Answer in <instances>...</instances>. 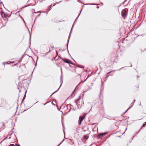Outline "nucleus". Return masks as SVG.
<instances>
[{"instance_id":"nucleus-6","label":"nucleus","mask_w":146,"mask_h":146,"mask_svg":"<svg viewBox=\"0 0 146 146\" xmlns=\"http://www.w3.org/2000/svg\"><path fill=\"white\" fill-rule=\"evenodd\" d=\"M81 121H80V122H79V125H80L81 124Z\"/></svg>"},{"instance_id":"nucleus-5","label":"nucleus","mask_w":146,"mask_h":146,"mask_svg":"<svg viewBox=\"0 0 146 146\" xmlns=\"http://www.w3.org/2000/svg\"><path fill=\"white\" fill-rule=\"evenodd\" d=\"M10 146H15V145L14 144H11L10 145Z\"/></svg>"},{"instance_id":"nucleus-7","label":"nucleus","mask_w":146,"mask_h":146,"mask_svg":"<svg viewBox=\"0 0 146 146\" xmlns=\"http://www.w3.org/2000/svg\"><path fill=\"white\" fill-rule=\"evenodd\" d=\"M16 146H20V145H17V144H16Z\"/></svg>"},{"instance_id":"nucleus-4","label":"nucleus","mask_w":146,"mask_h":146,"mask_svg":"<svg viewBox=\"0 0 146 146\" xmlns=\"http://www.w3.org/2000/svg\"><path fill=\"white\" fill-rule=\"evenodd\" d=\"M84 137L86 139H88V136H86V135H85L84 136Z\"/></svg>"},{"instance_id":"nucleus-9","label":"nucleus","mask_w":146,"mask_h":146,"mask_svg":"<svg viewBox=\"0 0 146 146\" xmlns=\"http://www.w3.org/2000/svg\"><path fill=\"white\" fill-rule=\"evenodd\" d=\"M135 101V100H133L134 102Z\"/></svg>"},{"instance_id":"nucleus-10","label":"nucleus","mask_w":146,"mask_h":146,"mask_svg":"<svg viewBox=\"0 0 146 146\" xmlns=\"http://www.w3.org/2000/svg\"><path fill=\"white\" fill-rule=\"evenodd\" d=\"M70 140H71L72 141V139H70Z\"/></svg>"},{"instance_id":"nucleus-2","label":"nucleus","mask_w":146,"mask_h":146,"mask_svg":"<svg viewBox=\"0 0 146 146\" xmlns=\"http://www.w3.org/2000/svg\"><path fill=\"white\" fill-rule=\"evenodd\" d=\"M124 12H125V13H124V15H126V12H125V10H123L122 11V14H123V13Z\"/></svg>"},{"instance_id":"nucleus-1","label":"nucleus","mask_w":146,"mask_h":146,"mask_svg":"<svg viewBox=\"0 0 146 146\" xmlns=\"http://www.w3.org/2000/svg\"><path fill=\"white\" fill-rule=\"evenodd\" d=\"M85 115H84L80 117H79V120L80 121H82L84 118Z\"/></svg>"},{"instance_id":"nucleus-3","label":"nucleus","mask_w":146,"mask_h":146,"mask_svg":"<svg viewBox=\"0 0 146 146\" xmlns=\"http://www.w3.org/2000/svg\"><path fill=\"white\" fill-rule=\"evenodd\" d=\"M64 61L66 62H67V63H69V62L68 61V60H66V59L64 60Z\"/></svg>"},{"instance_id":"nucleus-8","label":"nucleus","mask_w":146,"mask_h":146,"mask_svg":"<svg viewBox=\"0 0 146 146\" xmlns=\"http://www.w3.org/2000/svg\"><path fill=\"white\" fill-rule=\"evenodd\" d=\"M104 134H100V135H103Z\"/></svg>"}]
</instances>
